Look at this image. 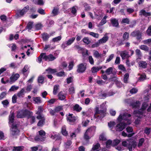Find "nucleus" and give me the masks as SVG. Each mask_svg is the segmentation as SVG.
Returning <instances> with one entry per match:
<instances>
[{
	"mask_svg": "<svg viewBox=\"0 0 151 151\" xmlns=\"http://www.w3.org/2000/svg\"><path fill=\"white\" fill-rule=\"evenodd\" d=\"M39 135L42 137H45V135L46 133L44 130H40L38 132Z\"/></svg>",
	"mask_w": 151,
	"mask_h": 151,
	"instance_id": "61",
	"label": "nucleus"
},
{
	"mask_svg": "<svg viewBox=\"0 0 151 151\" xmlns=\"http://www.w3.org/2000/svg\"><path fill=\"white\" fill-rule=\"evenodd\" d=\"M115 124V123L114 122H110L108 123V125L109 128L113 127Z\"/></svg>",
	"mask_w": 151,
	"mask_h": 151,
	"instance_id": "62",
	"label": "nucleus"
},
{
	"mask_svg": "<svg viewBox=\"0 0 151 151\" xmlns=\"http://www.w3.org/2000/svg\"><path fill=\"white\" fill-rule=\"evenodd\" d=\"M30 111L27 109L21 110L17 111V117L18 118H23L26 116L29 117Z\"/></svg>",
	"mask_w": 151,
	"mask_h": 151,
	"instance_id": "3",
	"label": "nucleus"
},
{
	"mask_svg": "<svg viewBox=\"0 0 151 151\" xmlns=\"http://www.w3.org/2000/svg\"><path fill=\"white\" fill-rule=\"evenodd\" d=\"M14 112L10 114L9 116V124H10L11 123L14 124Z\"/></svg>",
	"mask_w": 151,
	"mask_h": 151,
	"instance_id": "16",
	"label": "nucleus"
},
{
	"mask_svg": "<svg viewBox=\"0 0 151 151\" xmlns=\"http://www.w3.org/2000/svg\"><path fill=\"white\" fill-rule=\"evenodd\" d=\"M46 54L45 53H42L38 57L37 61L39 63H41L42 61V59L44 57V56Z\"/></svg>",
	"mask_w": 151,
	"mask_h": 151,
	"instance_id": "36",
	"label": "nucleus"
},
{
	"mask_svg": "<svg viewBox=\"0 0 151 151\" xmlns=\"http://www.w3.org/2000/svg\"><path fill=\"white\" fill-rule=\"evenodd\" d=\"M69 94H73L75 93V88L74 86L70 87L68 89Z\"/></svg>",
	"mask_w": 151,
	"mask_h": 151,
	"instance_id": "39",
	"label": "nucleus"
},
{
	"mask_svg": "<svg viewBox=\"0 0 151 151\" xmlns=\"http://www.w3.org/2000/svg\"><path fill=\"white\" fill-rule=\"evenodd\" d=\"M139 66V67L142 68L144 69L146 68L147 67V63L146 61H140L138 63Z\"/></svg>",
	"mask_w": 151,
	"mask_h": 151,
	"instance_id": "17",
	"label": "nucleus"
},
{
	"mask_svg": "<svg viewBox=\"0 0 151 151\" xmlns=\"http://www.w3.org/2000/svg\"><path fill=\"white\" fill-rule=\"evenodd\" d=\"M143 110L140 109L138 110H134L133 111V113L135 115L138 114L142 115L143 114Z\"/></svg>",
	"mask_w": 151,
	"mask_h": 151,
	"instance_id": "28",
	"label": "nucleus"
},
{
	"mask_svg": "<svg viewBox=\"0 0 151 151\" xmlns=\"http://www.w3.org/2000/svg\"><path fill=\"white\" fill-rule=\"evenodd\" d=\"M108 39L109 37L108 36H104L101 39L99 40V43L100 44H102L106 42L108 40Z\"/></svg>",
	"mask_w": 151,
	"mask_h": 151,
	"instance_id": "19",
	"label": "nucleus"
},
{
	"mask_svg": "<svg viewBox=\"0 0 151 151\" xmlns=\"http://www.w3.org/2000/svg\"><path fill=\"white\" fill-rule=\"evenodd\" d=\"M83 6L85 8L84 10L86 11H88L90 10L91 7L88 4L85 3L83 4Z\"/></svg>",
	"mask_w": 151,
	"mask_h": 151,
	"instance_id": "24",
	"label": "nucleus"
},
{
	"mask_svg": "<svg viewBox=\"0 0 151 151\" xmlns=\"http://www.w3.org/2000/svg\"><path fill=\"white\" fill-rule=\"evenodd\" d=\"M45 70L47 72L48 74H53L57 72L56 69H52L50 68H48Z\"/></svg>",
	"mask_w": 151,
	"mask_h": 151,
	"instance_id": "21",
	"label": "nucleus"
},
{
	"mask_svg": "<svg viewBox=\"0 0 151 151\" xmlns=\"http://www.w3.org/2000/svg\"><path fill=\"white\" fill-rule=\"evenodd\" d=\"M102 68V67H100L99 68H98V67H93L91 69L92 72L93 73L97 72Z\"/></svg>",
	"mask_w": 151,
	"mask_h": 151,
	"instance_id": "34",
	"label": "nucleus"
},
{
	"mask_svg": "<svg viewBox=\"0 0 151 151\" xmlns=\"http://www.w3.org/2000/svg\"><path fill=\"white\" fill-rule=\"evenodd\" d=\"M58 99L62 101L64 100L66 98L65 94L62 91H60L58 93Z\"/></svg>",
	"mask_w": 151,
	"mask_h": 151,
	"instance_id": "18",
	"label": "nucleus"
},
{
	"mask_svg": "<svg viewBox=\"0 0 151 151\" xmlns=\"http://www.w3.org/2000/svg\"><path fill=\"white\" fill-rule=\"evenodd\" d=\"M61 132L62 134L65 136H66L68 135V132L66 130L65 127H63L62 128Z\"/></svg>",
	"mask_w": 151,
	"mask_h": 151,
	"instance_id": "42",
	"label": "nucleus"
},
{
	"mask_svg": "<svg viewBox=\"0 0 151 151\" xmlns=\"http://www.w3.org/2000/svg\"><path fill=\"white\" fill-rule=\"evenodd\" d=\"M133 37H136V39L138 40L142 39L141 33L139 30H134L132 32L131 34Z\"/></svg>",
	"mask_w": 151,
	"mask_h": 151,
	"instance_id": "8",
	"label": "nucleus"
},
{
	"mask_svg": "<svg viewBox=\"0 0 151 151\" xmlns=\"http://www.w3.org/2000/svg\"><path fill=\"white\" fill-rule=\"evenodd\" d=\"M45 119L40 120L37 124L38 127H42L44 124L45 122Z\"/></svg>",
	"mask_w": 151,
	"mask_h": 151,
	"instance_id": "38",
	"label": "nucleus"
},
{
	"mask_svg": "<svg viewBox=\"0 0 151 151\" xmlns=\"http://www.w3.org/2000/svg\"><path fill=\"white\" fill-rule=\"evenodd\" d=\"M24 147L23 146H14L12 151H22Z\"/></svg>",
	"mask_w": 151,
	"mask_h": 151,
	"instance_id": "20",
	"label": "nucleus"
},
{
	"mask_svg": "<svg viewBox=\"0 0 151 151\" xmlns=\"http://www.w3.org/2000/svg\"><path fill=\"white\" fill-rule=\"evenodd\" d=\"M33 24V23L32 22H29L27 24L24 30L28 29V31H29L32 28Z\"/></svg>",
	"mask_w": 151,
	"mask_h": 151,
	"instance_id": "22",
	"label": "nucleus"
},
{
	"mask_svg": "<svg viewBox=\"0 0 151 151\" xmlns=\"http://www.w3.org/2000/svg\"><path fill=\"white\" fill-rule=\"evenodd\" d=\"M75 39V37L70 38L66 42V44L68 46L71 45Z\"/></svg>",
	"mask_w": 151,
	"mask_h": 151,
	"instance_id": "33",
	"label": "nucleus"
},
{
	"mask_svg": "<svg viewBox=\"0 0 151 151\" xmlns=\"http://www.w3.org/2000/svg\"><path fill=\"white\" fill-rule=\"evenodd\" d=\"M139 48L141 49L144 50L145 52H148L149 51V47L147 45H142L139 47Z\"/></svg>",
	"mask_w": 151,
	"mask_h": 151,
	"instance_id": "27",
	"label": "nucleus"
},
{
	"mask_svg": "<svg viewBox=\"0 0 151 151\" xmlns=\"http://www.w3.org/2000/svg\"><path fill=\"white\" fill-rule=\"evenodd\" d=\"M55 111L56 113H58L60 111H62L63 109V106L62 105H60L57 106L55 108Z\"/></svg>",
	"mask_w": 151,
	"mask_h": 151,
	"instance_id": "30",
	"label": "nucleus"
},
{
	"mask_svg": "<svg viewBox=\"0 0 151 151\" xmlns=\"http://www.w3.org/2000/svg\"><path fill=\"white\" fill-rule=\"evenodd\" d=\"M55 59V57L52 54H50L47 55L45 54V55L43 57V59L45 61L48 60L49 61H52Z\"/></svg>",
	"mask_w": 151,
	"mask_h": 151,
	"instance_id": "10",
	"label": "nucleus"
},
{
	"mask_svg": "<svg viewBox=\"0 0 151 151\" xmlns=\"http://www.w3.org/2000/svg\"><path fill=\"white\" fill-rule=\"evenodd\" d=\"M93 56L97 58L102 57V55L100 54L97 51H95L93 53Z\"/></svg>",
	"mask_w": 151,
	"mask_h": 151,
	"instance_id": "40",
	"label": "nucleus"
},
{
	"mask_svg": "<svg viewBox=\"0 0 151 151\" xmlns=\"http://www.w3.org/2000/svg\"><path fill=\"white\" fill-rule=\"evenodd\" d=\"M25 89L24 88L22 89L20 91L17 93V96L19 97L22 96L23 93Z\"/></svg>",
	"mask_w": 151,
	"mask_h": 151,
	"instance_id": "52",
	"label": "nucleus"
},
{
	"mask_svg": "<svg viewBox=\"0 0 151 151\" xmlns=\"http://www.w3.org/2000/svg\"><path fill=\"white\" fill-rule=\"evenodd\" d=\"M77 117L73 115L72 114L69 113L68 116H67L66 120L67 121L69 122V124L70 125H73L76 122Z\"/></svg>",
	"mask_w": 151,
	"mask_h": 151,
	"instance_id": "5",
	"label": "nucleus"
},
{
	"mask_svg": "<svg viewBox=\"0 0 151 151\" xmlns=\"http://www.w3.org/2000/svg\"><path fill=\"white\" fill-rule=\"evenodd\" d=\"M86 65L85 63H81L77 65V72L78 73H83L86 70Z\"/></svg>",
	"mask_w": 151,
	"mask_h": 151,
	"instance_id": "6",
	"label": "nucleus"
},
{
	"mask_svg": "<svg viewBox=\"0 0 151 151\" xmlns=\"http://www.w3.org/2000/svg\"><path fill=\"white\" fill-rule=\"evenodd\" d=\"M73 110L76 111L77 112H80L82 110V108L78 104H76L74 105L73 107Z\"/></svg>",
	"mask_w": 151,
	"mask_h": 151,
	"instance_id": "12",
	"label": "nucleus"
},
{
	"mask_svg": "<svg viewBox=\"0 0 151 151\" xmlns=\"http://www.w3.org/2000/svg\"><path fill=\"white\" fill-rule=\"evenodd\" d=\"M141 12L143 15L145 17L150 16L151 15V13L150 12H146L144 10H142L141 11Z\"/></svg>",
	"mask_w": 151,
	"mask_h": 151,
	"instance_id": "29",
	"label": "nucleus"
},
{
	"mask_svg": "<svg viewBox=\"0 0 151 151\" xmlns=\"http://www.w3.org/2000/svg\"><path fill=\"white\" fill-rule=\"evenodd\" d=\"M61 37L60 36H59L55 37L54 38L52 39V41L54 42H56L58 41H60L61 40Z\"/></svg>",
	"mask_w": 151,
	"mask_h": 151,
	"instance_id": "59",
	"label": "nucleus"
},
{
	"mask_svg": "<svg viewBox=\"0 0 151 151\" xmlns=\"http://www.w3.org/2000/svg\"><path fill=\"white\" fill-rule=\"evenodd\" d=\"M82 41L84 43L87 45L89 44L91 42V41L89 40L88 37H84L82 40Z\"/></svg>",
	"mask_w": 151,
	"mask_h": 151,
	"instance_id": "31",
	"label": "nucleus"
},
{
	"mask_svg": "<svg viewBox=\"0 0 151 151\" xmlns=\"http://www.w3.org/2000/svg\"><path fill=\"white\" fill-rule=\"evenodd\" d=\"M59 86L57 84L54 85L53 88V93L54 95L57 94L58 91L59 89Z\"/></svg>",
	"mask_w": 151,
	"mask_h": 151,
	"instance_id": "25",
	"label": "nucleus"
},
{
	"mask_svg": "<svg viewBox=\"0 0 151 151\" xmlns=\"http://www.w3.org/2000/svg\"><path fill=\"white\" fill-rule=\"evenodd\" d=\"M106 22V20H105L103 19H102L101 22L98 25V27H99L102 26Z\"/></svg>",
	"mask_w": 151,
	"mask_h": 151,
	"instance_id": "54",
	"label": "nucleus"
},
{
	"mask_svg": "<svg viewBox=\"0 0 151 151\" xmlns=\"http://www.w3.org/2000/svg\"><path fill=\"white\" fill-rule=\"evenodd\" d=\"M37 12L42 15H44L45 14V13L44 12V10L41 8L38 9Z\"/></svg>",
	"mask_w": 151,
	"mask_h": 151,
	"instance_id": "63",
	"label": "nucleus"
},
{
	"mask_svg": "<svg viewBox=\"0 0 151 151\" xmlns=\"http://www.w3.org/2000/svg\"><path fill=\"white\" fill-rule=\"evenodd\" d=\"M33 113L31 111H30V114L29 117H28V116L27 118L28 119L31 118V121L30 122V123L31 124H33L35 122V118L34 116H32Z\"/></svg>",
	"mask_w": 151,
	"mask_h": 151,
	"instance_id": "26",
	"label": "nucleus"
},
{
	"mask_svg": "<svg viewBox=\"0 0 151 151\" xmlns=\"http://www.w3.org/2000/svg\"><path fill=\"white\" fill-rule=\"evenodd\" d=\"M20 76L18 73L13 74L9 78V83L12 84L16 81L19 77Z\"/></svg>",
	"mask_w": 151,
	"mask_h": 151,
	"instance_id": "9",
	"label": "nucleus"
},
{
	"mask_svg": "<svg viewBox=\"0 0 151 151\" xmlns=\"http://www.w3.org/2000/svg\"><path fill=\"white\" fill-rule=\"evenodd\" d=\"M42 39L44 41H47L48 40L50 36L47 33L44 32L41 34Z\"/></svg>",
	"mask_w": 151,
	"mask_h": 151,
	"instance_id": "15",
	"label": "nucleus"
},
{
	"mask_svg": "<svg viewBox=\"0 0 151 151\" xmlns=\"http://www.w3.org/2000/svg\"><path fill=\"white\" fill-rule=\"evenodd\" d=\"M113 71V68L112 67H111L108 68L105 71L107 75H109L111 74H113L112 73Z\"/></svg>",
	"mask_w": 151,
	"mask_h": 151,
	"instance_id": "32",
	"label": "nucleus"
},
{
	"mask_svg": "<svg viewBox=\"0 0 151 151\" xmlns=\"http://www.w3.org/2000/svg\"><path fill=\"white\" fill-rule=\"evenodd\" d=\"M110 22L113 27H119V24L118 20L115 18L111 19L110 20Z\"/></svg>",
	"mask_w": 151,
	"mask_h": 151,
	"instance_id": "13",
	"label": "nucleus"
},
{
	"mask_svg": "<svg viewBox=\"0 0 151 151\" xmlns=\"http://www.w3.org/2000/svg\"><path fill=\"white\" fill-rule=\"evenodd\" d=\"M124 117L125 116H124V114L123 115H122L121 114L119 115L117 119L118 121L119 122H122V121L123 120V119H126Z\"/></svg>",
	"mask_w": 151,
	"mask_h": 151,
	"instance_id": "55",
	"label": "nucleus"
},
{
	"mask_svg": "<svg viewBox=\"0 0 151 151\" xmlns=\"http://www.w3.org/2000/svg\"><path fill=\"white\" fill-rule=\"evenodd\" d=\"M129 37V34L127 32H126L124 33L123 37L124 40L128 39Z\"/></svg>",
	"mask_w": 151,
	"mask_h": 151,
	"instance_id": "60",
	"label": "nucleus"
},
{
	"mask_svg": "<svg viewBox=\"0 0 151 151\" xmlns=\"http://www.w3.org/2000/svg\"><path fill=\"white\" fill-rule=\"evenodd\" d=\"M56 75L58 76L62 77L65 75V73L64 71H61L56 74Z\"/></svg>",
	"mask_w": 151,
	"mask_h": 151,
	"instance_id": "51",
	"label": "nucleus"
},
{
	"mask_svg": "<svg viewBox=\"0 0 151 151\" xmlns=\"http://www.w3.org/2000/svg\"><path fill=\"white\" fill-rule=\"evenodd\" d=\"M46 137H42L40 135H36L34 137L35 140L37 141H43L45 140Z\"/></svg>",
	"mask_w": 151,
	"mask_h": 151,
	"instance_id": "14",
	"label": "nucleus"
},
{
	"mask_svg": "<svg viewBox=\"0 0 151 151\" xmlns=\"http://www.w3.org/2000/svg\"><path fill=\"white\" fill-rule=\"evenodd\" d=\"M120 56L123 59H124L126 57H127L128 58L130 57V56L129 55L128 52L125 51L121 52L120 53Z\"/></svg>",
	"mask_w": 151,
	"mask_h": 151,
	"instance_id": "23",
	"label": "nucleus"
},
{
	"mask_svg": "<svg viewBox=\"0 0 151 151\" xmlns=\"http://www.w3.org/2000/svg\"><path fill=\"white\" fill-rule=\"evenodd\" d=\"M127 124L124 122H120L118 124L116 127V131H121L124 129L126 127Z\"/></svg>",
	"mask_w": 151,
	"mask_h": 151,
	"instance_id": "7",
	"label": "nucleus"
},
{
	"mask_svg": "<svg viewBox=\"0 0 151 151\" xmlns=\"http://www.w3.org/2000/svg\"><path fill=\"white\" fill-rule=\"evenodd\" d=\"M129 19L128 18H123L122 19L121 21L122 23H125L126 24H129Z\"/></svg>",
	"mask_w": 151,
	"mask_h": 151,
	"instance_id": "43",
	"label": "nucleus"
},
{
	"mask_svg": "<svg viewBox=\"0 0 151 151\" xmlns=\"http://www.w3.org/2000/svg\"><path fill=\"white\" fill-rule=\"evenodd\" d=\"M90 35L93 36V37L98 38L99 37V35L98 33H96L93 32H91L89 33Z\"/></svg>",
	"mask_w": 151,
	"mask_h": 151,
	"instance_id": "53",
	"label": "nucleus"
},
{
	"mask_svg": "<svg viewBox=\"0 0 151 151\" xmlns=\"http://www.w3.org/2000/svg\"><path fill=\"white\" fill-rule=\"evenodd\" d=\"M106 109L99 110V108H97L96 110V112L94 115V117L95 118L101 119L106 116Z\"/></svg>",
	"mask_w": 151,
	"mask_h": 151,
	"instance_id": "1",
	"label": "nucleus"
},
{
	"mask_svg": "<svg viewBox=\"0 0 151 151\" xmlns=\"http://www.w3.org/2000/svg\"><path fill=\"white\" fill-rule=\"evenodd\" d=\"M42 27V25L41 23H38L35 25V27L37 30H39Z\"/></svg>",
	"mask_w": 151,
	"mask_h": 151,
	"instance_id": "50",
	"label": "nucleus"
},
{
	"mask_svg": "<svg viewBox=\"0 0 151 151\" xmlns=\"http://www.w3.org/2000/svg\"><path fill=\"white\" fill-rule=\"evenodd\" d=\"M106 82L102 80H97L96 81V83L99 86H101L105 84Z\"/></svg>",
	"mask_w": 151,
	"mask_h": 151,
	"instance_id": "56",
	"label": "nucleus"
},
{
	"mask_svg": "<svg viewBox=\"0 0 151 151\" xmlns=\"http://www.w3.org/2000/svg\"><path fill=\"white\" fill-rule=\"evenodd\" d=\"M96 127L95 126L90 127L86 130L84 135V138L86 140L90 139V136H93L95 132Z\"/></svg>",
	"mask_w": 151,
	"mask_h": 151,
	"instance_id": "2",
	"label": "nucleus"
},
{
	"mask_svg": "<svg viewBox=\"0 0 151 151\" xmlns=\"http://www.w3.org/2000/svg\"><path fill=\"white\" fill-rule=\"evenodd\" d=\"M100 146V145L99 143H97L96 145H93L92 149V150H97Z\"/></svg>",
	"mask_w": 151,
	"mask_h": 151,
	"instance_id": "47",
	"label": "nucleus"
},
{
	"mask_svg": "<svg viewBox=\"0 0 151 151\" xmlns=\"http://www.w3.org/2000/svg\"><path fill=\"white\" fill-rule=\"evenodd\" d=\"M99 96L102 99H104L106 97H108L107 93L103 92L100 94L99 95Z\"/></svg>",
	"mask_w": 151,
	"mask_h": 151,
	"instance_id": "45",
	"label": "nucleus"
},
{
	"mask_svg": "<svg viewBox=\"0 0 151 151\" xmlns=\"http://www.w3.org/2000/svg\"><path fill=\"white\" fill-rule=\"evenodd\" d=\"M120 142V140L118 139L114 140L112 143V146H116Z\"/></svg>",
	"mask_w": 151,
	"mask_h": 151,
	"instance_id": "44",
	"label": "nucleus"
},
{
	"mask_svg": "<svg viewBox=\"0 0 151 151\" xmlns=\"http://www.w3.org/2000/svg\"><path fill=\"white\" fill-rule=\"evenodd\" d=\"M140 102L137 101L136 102H132L130 103L129 106L132 107V108H137L140 106Z\"/></svg>",
	"mask_w": 151,
	"mask_h": 151,
	"instance_id": "11",
	"label": "nucleus"
},
{
	"mask_svg": "<svg viewBox=\"0 0 151 151\" xmlns=\"http://www.w3.org/2000/svg\"><path fill=\"white\" fill-rule=\"evenodd\" d=\"M146 76L145 74H141L138 78L139 81H142L146 79Z\"/></svg>",
	"mask_w": 151,
	"mask_h": 151,
	"instance_id": "35",
	"label": "nucleus"
},
{
	"mask_svg": "<svg viewBox=\"0 0 151 151\" xmlns=\"http://www.w3.org/2000/svg\"><path fill=\"white\" fill-rule=\"evenodd\" d=\"M129 77V75L128 73H126L124 75L123 79L124 82L125 83H128V79Z\"/></svg>",
	"mask_w": 151,
	"mask_h": 151,
	"instance_id": "41",
	"label": "nucleus"
},
{
	"mask_svg": "<svg viewBox=\"0 0 151 151\" xmlns=\"http://www.w3.org/2000/svg\"><path fill=\"white\" fill-rule=\"evenodd\" d=\"M114 56V54H111L109 57V58H107L106 60V63L110 62L111 60H112Z\"/></svg>",
	"mask_w": 151,
	"mask_h": 151,
	"instance_id": "58",
	"label": "nucleus"
},
{
	"mask_svg": "<svg viewBox=\"0 0 151 151\" xmlns=\"http://www.w3.org/2000/svg\"><path fill=\"white\" fill-rule=\"evenodd\" d=\"M144 141V139L143 138H141L139 140V143H138V146L139 147L142 145L143 142Z\"/></svg>",
	"mask_w": 151,
	"mask_h": 151,
	"instance_id": "57",
	"label": "nucleus"
},
{
	"mask_svg": "<svg viewBox=\"0 0 151 151\" xmlns=\"http://www.w3.org/2000/svg\"><path fill=\"white\" fill-rule=\"evenodd\" d=\"M59 12V9L56 8H54L53 9L52 13L53 16H55L57 15Z\"/></svg>",
	"mask_w": 151,
	"mask_h": 151,
	"instance_id": "37",
	"label": "nucleus"
},
{
	"mask_svg": "<svg viewBox=\"0 0 151 151\" xmlns=\"http://www.w3.org/2000/svg\"><path fill=\"white\" fill-rule=\"evenodd\" d=\"M18 124H12L10 129V134L13 136L19 135L20 130L18 128Z\"/></svg>",
	"mask_w": 151,
	"mask_h": 151,
	"instance_id": "4",
	"label": "nucleus"
},
{
	"mask_svg": "<svg viewBox=\"0 0 151 151\" xmlns=\"http://www.w3.org/2000/svg\"><path fill=\"white\" fill-rule=\"evenodd\" d=\"M126 130L127 133L133 132V129L132 127L128 126L126 128Z\"/></svg>",
	"mask_w": 151,
	"mask_h": 151,
	"instance_id": "48",
	"label": "nucleus"
},
{
	"mask_svg": "<svg viewBox=\"0 0 151 151\" xmlns=\"http://www.w3.org/2000/svg\"><path fill=\"white\" fill-rule=\"evenodd\" d=\"M148 106V105L147 103L145 102L143 103L142 104L141 107L140 108L141 109L144 111L146 109Z\"/></svg>",
	"mask_w": 151,
	"mask_h": 151,
	"instance_id": "46",
	"label": "nucleus"
},
{
	"mask_svg": "<svg viewBox=\"0 0 151 151\" xmlns=\"http://www.w3.org/2000/svg\"><path fill=\"white\" fill-rule=\"evenodd\" d=\"M146 33L148 35L151 36V25L147 29Z\"/></svg>",
	"mask_w": 151,
	"mask_h": 151,
	"instance_id": "64",
	"label": "nucleus"
},
{
	"mask_svg": "<svg viewBox=\"0 0 151 151\" xmlns=\"http://www.w3.org/2000/svg\"><path fill=\"white\" fill-rule=\"evenodd\" d=\"M135 53L136 55L137 56L138 58L142 56V53L138 49H136L135 50Z\"/></svg>",
	"mask_w": 151,
	"mask_h": 151,
	"instance_id": "49",
	"label": "nucleus"
}]
</instances>
